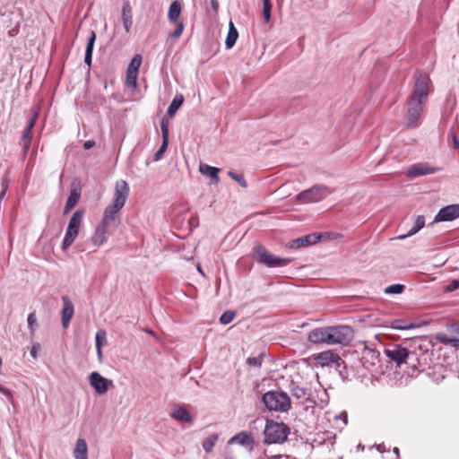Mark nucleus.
<instances>
[{
  "mask_svg": "<svg viewBox=\"0 0 459 459\" xmlns=\"http://www.w3.org/2000/svg\"><path fill=\"white\" fill-rule=\"evenodd\" d=\"M430 91L431 81L429 75L424 74H416L405 114V124L408 127H417L420 124V117Z\"/></svg>",
  "mask_w": 459,
  "mask_h": 459,
  "instance_id": "f257e3e1",
  "label": "nucleus"
},
{
  "mask_svg": "<svg viewBox=\"0 0 459 459\" xmlns=\"http://www.w3.org/2000/svg\"><path fill=\"white\" fill-rule=\"evenodd\" d=\"M129 195V186L124 180L118 181L115 186L113 203L106 207L100 226L113 232L120 224V211L125 206Z\"/></svg>",
  "mask_w": 459,
  "mask_h": 459,
  "instance_id": "f03ea898",
  "label": "nucleus"
},
{
  "mask_svg": "<svg viewBox=\"0 0 459 459\" xmlns=\"http://www.w3.org/2000/svg\"><path fill=\"white\" fill-rule=\"evenodd\" d=\"M263 402L269 411L284 412L290 409V398L286 393L270 391L263 395Z\"/></svg>",
  "mask_w": 459,
  "mask_h": 459,
  "instance_id": "7ed1b4c3",
  "label": "nucleus"
},
{
  "mask_svg": "<svg viewBox=\"0 0 459 459\" xmlns=\"http://www.w3.org/2000/svg\"><path fill=\"white\" fill-rule=\"evenodd\" d=\"M264 434L266 443L281 444L287 439L290 434V428L283 422L267 420Z\"/></svg>",
  "mask_w": 459,
  "mask_h": 459,
  "instance_id": "20e7f679",
  "label": "nucleus"
},
{
  "mask_svg": "<svg viewBox=\"0 0 459 459\" xmlns=\"http://www.w3.org/2000/svg\"><path fill=\"white\" fill-rule=\"evenodd\" d=\"M83 220V212L82 210L75 211L69 220L66 232L62 242V249L66 250L76 239L79 230Z\"/></svg>",
  "mask_w": 459,
  "mask_h": 459,
  "instance_id": "39448f33",
  "label": "nucleus"
},
{
  "mask_svg": "<svg viewBox=\"0 0 459 459\" xmlns=\"http://www.w3.org/2000/svg\"><path fill=\"white\" fill-rule=\"evenodd\" d=\"M255 260L268 267H283L290 263V259L282 258L271 254L264 247L257 246L255 248Z\"/></svg>",
  "mask_w": 459,
  "mask_h": 459,
  "instance_id": "423d86ee",
  "label": "nucleus"
},
{
  "mask_svg": "<svg viewBox=\"0 0 459 459\" xmlns=\"http://www.w3.org/2000/svg\"><path fill=\"white\" fill-rule=\"evenodd\" d=\"M333 191V189L326 186L315 185L311 188L299 194L296 198L301 203H316L328 196Z\"/></svg>",
  "mask_w": 459,
  "mask_h": 459,
  "instance_id": "0eeeda50",
  "label": "nucleus"
},
{
  "mask_svg": "<svg viewBox=\"0 0 459 459\" xmlns=\"http://www.w3.org/2000/svg\"><path fill=\"white\" fill-rule=\"evenodd\" d=\"M330 345L343 344L353 336L352 329L347 325L329 326Z\"/></svg>",
  "mask_w": 459,
  "mask_h": 459,
  "instance_id": "6e6552de",
  "label": "nucleus"
},
{
  "mask_svg": "<svg viewBox=\"0 0 459 459\" xmlns=\"http://www.w3.org/2000/svg\"><path fill=\"white\" fill-rule=\"evenodd\" d=\"M385 354L392 361L395 362L398 367L403 363H408V359L414 356V353L410 352L406 348L402 345H393L385 350Z\"/></svg>",
  "mask_w": 459,
  "mask_h": 459,
  "instance_id": "1a4fd4ad",
  "label": "nucleus"
},
{
  "mask_svg": "<svg viewBox=\"0 0 459 459\" xmlns=\"http://www.w3.org/2000/svg\"><path fill=\"white\" fill-rule=\"evenodd\" d=\"M361 362L365 368L375 371L380 365V353L365 344L362 351Z\"/></svg>",
  "mask_w": 459,
  "mask_h": 459,
  "instance_id": "9d476101",
  "label": "nucleus"
},
{
  "mask_svg": "<svg viewBox=\"0 0 459 459\" xmlns=\"http://www.w3.org/2000/svg\"><path fill=\"white\" fill-rule=\"evenodd\" d=\"M437 167L430 166L429 163L420 162L410 166L406 171V176L411 178H415L421 176L435 174L439 171Z\"/></svg>",
  "mask_w": 459,
  "mask_h": 459,
  "instance_id": "9b49d317",
  "label": "nucleus"
},
{
  "mask_svg": "<svg viewBox=\"0 0 459 459\" xmlns=\"http://www.w3.org/2000/svg\"><path fill=\"white\" fill-rule=\"evenodd\" d=\"M314 359L316 364L320 365L321 367H331L334 364L339 367L340 362L342 361L339 354L331 350L316 354Z\"/></svg>",
  "mask_w": 459,
  "mask_h": 459,
  "instance_id": "f8f14e48",
  "label": "nucleus"
},
{
  "mask_svg": "<svg viewBox=\"0 0 459 459\" xmlns=\"http://www.w3.org/2000/svg\"><path fill=\"white\" fill-rule=\"evenodd\" d=\"M307 340L315 344L330 345L329 326L313 329L308 333Z\"/></svg>",
  "mask_w": 459,
  "mask_h": 459,
  "instance_id": "ddd939ff",
  "label": "nucleus"
},
{
  "mask_svg": "<svg viewBox=\"0 0 459 459\" xmlns=\"http://www.w3.org/2000/svg\"><path fill=\"white\" fill-rule=\"evenodd\" d=\"M459 217V204H450L439 210L435 221H451Z\"/></svg>",
  "mask_w": 459,
  "mask_h": 459,
  "instance_id": "4468645a",
  "label": "nucleus"
},
{
  "mask_svg": "<svg viewBox=\"0 0 459 459\" xmlns=\"http://www.w3.org/2000/svg\"><path fill=\"white\" fill-rule=\"evenodd\" d=\"M63 307L61 310L62 326L66 329L70 325V321L74 314V307L68 296L62 297Z\"/></svg>",
  "mask_w": 459,
  "mask_h": 459,
  "instance_id": "2eb2a0df",
  "label": "nucleus"
},
{
  "mask_svg": "<svg viewBox=\"0 0 459 459\" xmlns=\"http://www.w3.org/2000/svg\"><path fill=\"white\" fill-rule=\"evenodd\" d=\"M90 385L98 394H105L108 389V380L98 372H92L89 377Z\"/></svg>",
  "mask_w": 459,
  "mask_h": 459,
  "instance_id": "dca6fc26",
  "label": "nucleus"
},
{
  "mask_svg": "<svg viewBox=\"0 0 459 459\" xmlns=\"http://www.w3.org/2000/svg\"><path fill=\"white\" fill-rule=\"evenodd\" d=\"M160 130L162 134V144L160 149L156 152L154 155V160L156 161L160 160L163 153L166 152L169 144V120L167 118H162L160 122Z\"/></svg>",
  "mask_w": 459,
  "mask_h": 459,
  "instance_id": "f3484780",
  "label": "nucleus"
},
{
  "mask_svg": "<svg viewBox=\"0 0 459 459\" xmlns=\"http://www.w3.org/2000/svg\"><path fill=\"white\" fill-rule=\"evenodd\" d=\"M320 239V235L316 234H309L307 236H303L301 238L293 239L290 242L289 247L290 248H299L303 247H308L310 245H314L317 243Z\"/></svg>",
  "mask_w": 459,
  "mask_h": 459,
  "instance_id": "a211bd4d",
  "label": "nucleus"
},
{
  "mask_svg": "<svg viewBox=\"0 0 459 459\" xmlns=\"http://www.w3.org/2000/svg\"><path fill=\"white\" fill-rule=\"evenodd\" d=\"M229 444H238L244 446L249 447V449H252L253 444H254V438L251 433H248L247 431H241L235 436H233L230 440Z\"/></svg>",
  "mask_w": 459,
  "mask_h": 459,
  "instance_id": "6ab92c4d",
  "label": "nucleus"
},
{
  "mask_svg": "<svg viewBox=\"0 0 459 459\" xmlns=\"http://www.w3.org/2000/svg\"><path fill=\"white\" fill-rule=\"evenodd\" d=\"M171 417L180 422L190 423L193 421V418L189 411L179 405H175L173 407Z\"/></svg>",
  "mask_w": 459,
  "mask_h": 459,
  "instance_id": "aec40b11",
  "label": "nucleus"
},
{
  "mask_svg": "<svg viewBox=\"0 0 459 459\" xmlns=\"http://www.w3.org/2000/svg\"><path fill=\"white\" fill-rule=\"evenodd\" d=\"M122 21L125 30L128 33L133 25V12L129 3H125L122 7Z\"/></svg>",
  "mask_w": 459,
  "mask_h": 459,
  "instance_id": "412c9836",
  "label": "nucleus"
},
{
  "mask_svg": "<svg viewBox=\"0 0 459 459\" xmlns=\"http://www.w3.org/2000/svg\"><path fill=\"white\" fill-rule=\"evenodd\" d=\"M109 233H111L109 230L99 225L91 238L93 245L97 247H100L107 240V235Z\"/></svg>",
  "mask_w": 459,
  "mask_h": 459,
  "instance_id": "4be33fe9",
  "label": "nucleus"
},
{
  "mask_svg": "<svg viewBox=\"0 0 459 459\" xmlns=\"http://www.w3.org/2000/svg\"><path fill=\"white\" fill-rule=\"evenodd\" d=\"M75 459H88V446L83 438H78L74 449Z\"/></svg>",
  "mask_w": 459,
  "mask_h": 459,
  "instance_id": "5701e85b",
  "label": "nucleus"
},
{
  "mask_svg": "<svg viewBox=\"0 0 459 459\" xmlns=\"http://www.w3.org/2000/svg\"><path fill=\"white\" fill-rule=\"evenodd\" d=\"M181 14V4L175 0L173 1L169 8L168 19L170 23H176Z\"/></svg>",
  "mask_w": 459,
  "mask_h": 459,
  "instance_id": "b1692460",
  "label": "nucleus"
},
{
  "mask_svg": "<svg viewBox=\"0 0 459 459\" xmlns=\"http://www.w3.org/2000/svg\"><path fill=\"white\" fill-rule=\"evenodd\" d=\"M96 40V33L91 30V34L88 38L87 47L85 50V56H84V63L87 64L89 66L91 64L92 59V52H93V47Z\"/></svg>",
  "mask_w": 459,
  "mask_h": 459,
  "instance_id": "393cba45",
  "label": "nucleus"
},
{
  "mask_svg": "<svg viewBox=\"0 0 459 459\" xmlns=\"http://www.w3.org/2000/svg\"><path fill=\"white\" fill-rule=\"evenodd\" d=\"M238 38V32L235 28L232 22H230L229 31L226 38L225 45L227 49H230L235 45L237 39Z\"/></svg>",
  "mask_w": 459,
  "mask_h": 459,
  "instance_id": "a878e982",
  "label": "nucleus"
},
{
  "mask_svg": "<svg viewBox=\"0 0 459 459\" xmlns=\"http://www.w3.org/2000/svg\"><path fill=\"white\" fill-rule=\"evenodd\" d=\"M199 171L202 174L206 175V176L210 177L211 178L214 179L215 183H218L220 180V178H219L220 169L218 168L212 167L207 164H200Z\"/></svg>",
  "mask_w": 459,
  "mask_h": 459,
  "instance_id": "bb28decb",
  "label": "nucleus"
},
{
  "mask_svg": "<svg viewBox=\"0 0 459 459\" xmlns=\"http://www.w3.org/2000/svg\"><path fill=\"white\" fill-rule=\"evenodd\" d=\"M455 332L459 334V325L456 327ZM437 338L443 344L459 347V338L450 337L445 333L437 334Z\"/></svg>",
  "mask_w": 459,
  "mask_h": 459,
  "instance_id": "cd10ccee",
  "label": "nucleus"
},
{
  "mask_svg": "<svg viewBox=\"0 0 459 459\" xmlns=\"http://www.w3.org/2000/svg\"><path fill=\"white\" fill-rule=\"evenodd\" d=\"M184 98L182 95H176L168 108L167 114L172 117L178 109L181 107Z\"/></svg>",
  "mask_w": 459,
  "mask_h": 459,
  "instance_id": "c85d7f7f",
  "label": "nucleus"
},
{
  "mask_svg": "<svg viewBox=\"0 0 459 459\" xmlns=\"http://www.w3.org/2000/svg\"><path fill=\"white\" fill-rule=\"evenodd\" d=\"M80 199V194H78L75 190H73L66 201L65 206V213L68 212L72 210L78 203Z\"/></svg>",
  "mask_w": 459,
  "mask_h": 459,
  "instance_id": "c756f323",
  "label": "nucleus"
},
{
  "mask_svg": "<svg viewBox=\"0 0 459 459\" xmlns=\"http://www.w3.org/2000/svg\"><path fill=\"white\" fill-rule=\"evenodd\" d=\"M31 142V132L24 129L21 137V144L22 145V152L24 155L27 154Z\"/></svg>",
  "mask_w": 459,
  "mask_h": 459,
  "instance_id": "7c9ffc66",
  "label": "nucleus"
},
{
  "mask_svg": "<svg viewBox=\"0 0 459 459\" xmlns=\"http://www.w3.org/2000/svg\"><path fill=\"white\" fill-rule=\"evenodd\" d=\"M218 437H219L217 434H212L204 439L203 443V447L205 450V452L210 453L212 450L213 446H215L218 440Z\"/></svg>",
  "mask_w": 459,
  "mask_h": 459,
  "instance_id": "2f4dec72",
  "label": "nucleus"
},
{
  "mask_svg": "<svg viewBox=\"0 0 459 459\" xmlns=\"http://www.w3.org/2000/svg\"><path fill=\"white\" fill-rule=\"evenodd\" d=\"M142 60L143 59H142V56L141 55H138V54L135 55L132 58V60H131V62H130V64H129V65L127 67V71L138 74L139 68H140L141 64H142Z\"/></svg>",
  "mask_w": 459,
  "mask_h": 459,
  "instance_id": "473e14b6",
  "label": "nucleus"
},
{
  "mask_svg": "<svg viewBox=\"0 0 459 459\" xmlns=\"http://www.w3.org/2000/svg\"><path fill=\"white\" fill-rule=\"evenodd\" d=\"M334 423L337 428L343 429L348 423V415L346 411H342L334 416Z\"/></svg>",
  "mask_w": 459,
  "mask_h": 459,
  "instance_id": "72a5a7b5",
  "label": "nucleus"
},
{
  "mask_svg": "<svg viewBox=\"0 0 459 459\" xmlns=\"http://www.w3.org/2000/svg\"><path fill=\"white\" fill-rule=\"evenodd\" d=\"M138 74L126 71V85L129 88L135 89L137 86Z\"/></svg>",
  "mask_w": 459,
  "mask_h": 459,
  "instance_id": "f704fd0d",
  "label": "nucleus"
},
{
  "mask_svg": "<svg viewBox=\"0 0 459 459\" xmlns=\"http://www.w3.org/2000/svg\"><path fill=\"white\" fill-rule=\"evenodd\" d=\"M271 0H263V15L265 22H269L272 11Z\"/></svg>",
  "mask_w": 459,
  "mask_h": 459,
  "instance_id": "c9c22d12",
  "label": "nucleus"
},
{
  "mask_svg": "<svg viewBox=\"0 0 459 459\" xmlns=\"http://www.w3.org/2000/svg\"><path fill=\"white\" fill-rule=\"evenodd\" d=\"M405 286L403 284H392L385 289V294H401L403 292Z\"/></svg>",
  "mask_w": 459,
  "mask_h": 459,
  "instance_id": "e433bc0d",
  "label": "nucleus"
},
{
  "mask_svg": "<svg viewBox=\"0 0 459 459\" xmlns=\"http://www.w3.org/2000/svg\"><path fill=\"white\" fill-rule=\"evenodd\" d=\"M27 321H28V327L30 329V333L34 334V333L36 331V327L38 325L37 316H36L35 312L29 314Z\"/></svg>",
  "mask_w": 459,
  "mask_h": 459,
  "instance_id": "4c0bfd02",
  "label": "nucleus"
},
{
  "mask_svg": "<svg viewBox=\"0 0 459 459\" xmlns=\"http://www.w3.org/2000/svg\"><path fill=\"white\" fill-rule=\"evenodd\" d=\"M175 24H176V29L169 35V39H174V40L178 39L181 36V34L184 30L185 26L182 22H177Z\"/></svg>",
  "mask_w": 459,
  "mask_h": 459,
  "instance_id": "58836bf2",
  "label": "nucleus"
},
{
  "mask_svg": "<svg viewBox=\"0 0 459 459\" xmlns=\"http://www.w3.org/2000/svg\"><path fill=\"white\" fill-rule=\"evenodd\" d=\"M228 175L236 182H238L242 187L246 188L247 186V183L242 174H236L233 171L230 170Z\"/></svg>",
  "mask_w": 459,
  "mask_h": 459,
  "instance_id": "ea45409f",
  "label": "nucleus"
},
{
  "mask_svg": "<svg viewBox=\"0 0 459 459\" xmlns=\"http://www.w3.org/2000/svg\"><path fill=\"white\" fill-rule=\"evenodd\" d=\"M235 316H236L235 312L226 311L221 316L220 322L222 325H228L233 321Z\"/></svg>",
  "mask_w": 459,
  "mask_h": 459,
  "instance_id": "a19ab883",
  "label": "nucleus"
},
{
  "mask_svg": "<svg viewBox=\"0 0 459 459\" xmlns=\"http://www.w3.org/2000/svg\"><path fill=\"white\" fill-rule=\"evenodd\" d=\"M392 327L398 330H408L414 327L412 324H405L401 320H395L392 324Z\"/></svg>",
  "mask_w": 459,
  "mask_h": 459,
  "instance_id": "79ce46f5",
  "label": "nucleus"
},
{
  "mask_svg": "<svg viewBox=\"0 0 459 459\" xmlns=\"http://www.w3.org/2000/svg\"><path fill=\"white\" fill-rule=\"evenodd\" d=\"M96 347L100 345L102 347L103 344L107 343L106 333L104 331H98L95 336Z\"/></svg>",
  "mask_w": 459,
  "mask_h": 459,
  "instance_id": "37998d69",
  "label": "nucleus"
},
{
  "mask_svg": "<svg viewBox=\"0 0 459 459\" xmlns=\"http://www.w3.org/2000/svg\"><path fill=\"white\" fill-rule=\"evenodd\" d=\"M459 288V280H453L449 284L445 287L446 292H453Z\"/></svg>",
  "mask_w": 459,
  "mask_h": 459,
  "instance_id": "c03bdc74",
  "label": "nucleus"
},
{
  "mask_svg": "<svg viewBox=\"0 0 459 459\" xmlns=\"http://www.w3.org/2000/svg\"><path fill=\"white\" fill-rule=\"evenodd\" d=\"M247 362L250 366L259 367L262 364V358L260 356L248 358Z\"/></svg>",
  "mask_w": 459,
  "mask_h": 459,
  "instance_id": "a18cd8bd",
  "label": "nucleus"
},
{
  "mask_svg": "<svg viewBox=\"0 0 459 459\" xmlns=\"http://www.w3.org/2000/svg\"><path fill=\"white\" fill-rule=\"evenodd\" d=\"M425 225V219L424 216L419 215L417 216L414 225L416 228V230H420Z\"/></svg>",
  "mask_w": 459,
  "mask_h": 459,
  "instance_id": "49530a36",
  "label": "nucleus"
},
{
  "mask_svg": "<svg viewBox=\"0 0 459 459\" xmlns=\"http://www.w3.org/2000/svg\"><path fill=\"white\" fill-rule=\"evenodd\" d=\"M292 394L297 398L304 397L306 392L303 388L296 387L292 390Z\"/></svg>",
  "mask_w": 459,
  "mask_h": 459,
  "instance_id": "de8ad7c7",
  "label": "nucleus"
},
{
  "mask_svg": "<svg viewBox=\"0 0 459 459\" xmlns=\"http://www.w3.org/2000/svg\"><path fill=\"white\" fill-rule=\"evenodd\" d=\"M448 138L452 139L454 147L455 149L459 147V142L456 138L455 132L453 129L449 132Z\"/></svg>",
  "mask_w": 459,
  "mask_h": 459,
  "instance_id": "09e8293b",
  "label": "nucleus"
},
{
  "mask_svg": "<svg viewBox=\"0 0 459 459\" xmlns=\"http://www.w3.org/2000/svg\"><path fill=\"white\" fill-rule=\"evenodd\" d=\"M418 231H419V230H416L415 226H413V227H412V228L408 231V233H407V234L400 235V236H398L396 238H397V239H404V238H408V237H410V236H412V235L416 234Z\"/></svg>",
  "mask_w": 459,
  "mask_h": 459,
  "instance_id": "8fccbe9b",
  "label": "nucleus"
},
{
  "mask_svg": "<svg viewBox=\"0 0 459 459\" xmlns=\"http://www.w3.org/2000/svg\"><path fill=\"white\" fill-rule=\"evenodd\" d=\"M39 348H40V345L39 343H35L32 345V347L30 349V355L32 356L33 359H37L38 351L39 350Z\"/></svg>",
  "mask_w": 459,
  "mask_h": 459,
  "instance_id": "3c124183",
  "label": "nucleus"
},
{
  "mask_svg": "<svg viewBox=\"0 0 459 459\" xmlns=\"http://www.w3.org/2000/svg\"><path fill=\"white\" fill-rule=\"evenodd\" d=\"M35 123H36V121L34 119H30L24 129H26L27 131L32 132V128L34 127Z\"/></svg>",
  "mask_w": 459,
  "mask_h": 459,
  "instance_id": "603ef678",
  "label": "nucleus"
},
{
  "mask_svg": "<svg viewBox=\"0 0 459 459\" xmlns=\"http://www.w3.org/2000/svg\"><path fill=\"white\" fill-rule=\"evenodd\" d=\"M35 123H36V121L34 119H30L24 129H26L27 131L32 132V128L34 127Z\"/></svg>",
  "mask_w": 459,
  "mask_h": 459,
  "instance_id": "864d4df0",
  "label": "nucleus"
},
{
  "mask_svg": "<svg viewBox=\"0 0 459 459\" xmlns=\"http://www.w3.org/2000/svg\"><path fill=\"white\" fill-rule=\"evenodd\" d=\"M35 123H36V121L34 119H30L24 129H26L27 131L32 132V128L34 127Z\"/></svg>",
  "mask_w": 459,
  "mask_h": 459,
  "instance_id": "5fc2aeb1",
  "label": "nucleus"
},
{
  "mask_svg": "<svg viewBox=\"0 0 459 459\" xmlns=\"http://www.w3.org/2000/svg\"><path fill=\"white\" fill-rule=\"evenodd\" d=\"M95 143L93 141H86L84 143H83V147L85 150H90L91 148H92L94 146Z\"/></svg>",
  "mask_w": 459,
  "mask_h": 459,
  "instance_id": "6e6d98bb",
  "label": "nucleus"
},
{
  "mask_svg": "<svg viewBox=\"0 0 459 459\" xmlns=\"http://www.w3.org/2000/svg\"><path fill=\"white\" fill-rule=\"evenodd\" d=\"M0 392L2 394H5V395H10L11 394V392L7 388L4 387L1 385H0Z\"/></svg>",
  "mask_w": 459,
  "mask_h": 459,
  "instance_id": "4d7b16f0",
  "label": "nucleus"
},
{
  "mask_svg": "<svg viewBox=\"0 0 459 459\" xmlns=\"http://www.w3.org/2000/svg\"><path fill=\"white\" fill-rule=\"evenodd\" d=\"M212 9L216 12L219 8V3L217 0H212L211 1Z\"/></svg>",
  "mask_w": 459,
  "mask_h": 459,
  "instance_id": "13d9d810",
  "label": "nucleus"
},
{
  "mask_svg": "<svg viewBox=\"0 0 459 459\" xmlns=\"http://www.w3.org/2000/svg\"><path fill=\"white\" fill-rule=\"evenodd\" d=\"M96 350H97L98 357L100 359L102 358L101 347H100V345H98V347H96Z\"/></svg>",
  "mask_w": 459,
  "mask_h": 459,
  "instance_id": "bf43d9fd",
  "label": "nucleus"
},
{
  "mask_svg": "<svg viewBox=\"0 0 459 459\" xmlns=\"http://www.w3.org/2000/svg\"><path fill=\"white\" fill-rule=\"evenodd\" d=\"M37 118H38V112H34V114L32 115V117H30V119H34L35 121H37Z\"/></svg>",
  "mask_w": 459,
  "mask_h": 459,
  "instance_id": "052dcab7",
  "label": "nucleus"
},
{
  "mask_svg": "<svg viewBox=\"0 0 459 459\" xmlns=\"http://www.w3.org/2000/svg\"><path fill=\"white\" fill-rule=\"evenodd\" d=\"M398 451H399V450H398V448H397V447H394V452L395 454H397V455H398Z\"/></svg>",
  "mask_w": 459,
  "mask_h": 459,
  "instance_id": "680f3d73",
  "label": "nucleus"
},
{
  "mask_svg": "<svg viewBox=\"0 0 459 459\" xmlns=\"http://www.w3.org/2000/svg\"><path fill=\"white\" fill-rule=\"evenodd\" d=\"M197 269H198V271H199L201 273H203V272H202V270H201L200 266H198V268H197Z\"/></svg>",
  "mask_w": 459,
  "mask_h": 459,
  "instance_id": "e2e57ef3",
  "label": "nucleus"
},
{
  "mask_svg": "<svg viewBox=\"0 0 459 459\" xmlns=\"http://www.w3.org/2000/svg\"><path fill=\"white\" fill-rule=\"evenodd\" d=\"M148 333H151V334L154 333L153 331H152V330L148 331Z\"/></svg>",
  "mask_w": 459,
  "mask_h": 459,
  "instance_id": "0e129e2a",
  "label": "nucleus"
}]
</instances>
